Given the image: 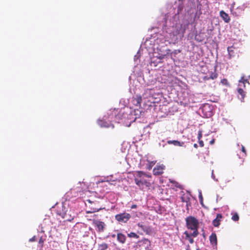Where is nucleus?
<instances>
[{
  "label": "nucleus",
  "instance_id": "obj_21",
  "mask_svg": "<svg viewBox=\"0 0 250 250\" xmlns=\"http://www.w3.org/2000/svg\"><path fill=\"white\" fill-rule=\"evenodd\" d=\"M218 77V74L216 72H211L209 74V78L211 80H214Z\"/></svg>",
  "mask_w": 250,
  "mask_h": 250
},
{
  "label": "nucleus",
  "instance_id": "obj_43",
  "mask_svg": "<svg viewBox=\"0 0 250 250\" xmlns=\"http://www.w3.org/2000/svg\"><path fill=\"white\" fill-rule=\"evenodd\" d=\"M145 180L143 179L142 178L141 179V181H144Z\"/></svg>",
  "mask_w": 250,
  "mask_h": 250
},
{
  "label": "nucleus",
  "instance_id": "obj_41",
  "mask_svg": "<svg viewBox=\"0 0 250 250\" xmlns=\"http://www.w3.org/2000/svg\"><path fill=\"white\" fill-rule=\"evenodd\" d=\"M146 177H151V175H147L146 174Z\"/></svg>",
  "mask_w": 250,
  "mask_h": 250
},
{
  "label": "nucleus",
  "instance_id": "obj_27",
  "mask_svg": "<svg viewBox=\"0 0 250 250\" xmlns=\"http://www.w3.org/2000/svg\"><path fill=\"white\" fill-rule=\"evenodd\" d=\"M242 151L244 153L243 157H246L247 155L246 150L243 146H242Z\"/></svg>",
  "mask_w": 250,
  "mask_h": 250
},
{
  "label": "nucleus",
  "instance_id": "obj_18",
  "mask_svg": "<svg viewBox=\"0 0 250 250\" xmlns=\"http://www.w3.org/2000/svg\"><path fill=\"white\" fill-rule=\"evenodd\" d=\"M237 91L239 94L241 96V97L239 98V99L241 100V101H243L246 95L245 92L242 88H238Z\"/></svg>",
  "mask_w": 250,
  "mask_h": 250
},
{
  "label": "nucleus",
  "instance_id": "obj_23",
  "mask_svg": "<svg viewBox=\"0 0 250 250\" xmlns=\"http://www.w3.org/2000/svg\"><path fill=\"white\" fill-rule=\"evenodd\" d=\"M239 216L237 213H235L232 216L231 219L234 221H237L239 220Z\"/></svg>",
  "mask_w": 250,
  "mask_h": 250
},
{
  "label": "nucleus",
  "instance_id": "obj_25",
  "mask_svg": "<svg viewBox=\"0 0 250 250\" xmlns=\"http://www.w3.org/2000/svg\"><path fill=\"white\" fill-rule=\"evenodd\" d=\"M128 236L129 237H134V238H138V235L134 233V232H130V233L128 234Z\"/></svg>",
  "mask_w": 250,
  "mask_h": 250
},
{
  "label": "nucleus",
  "instance_id": "obj_19",
  "mask_svg": "<svg viewBox=\"0 0 250 250\" xmlns=\"http://www.w3.org/2000/svg\"><path fill=\"white\" fill-rule=\"evenodd\" d=\"M108 248V245L105 243L99 244L98 247V250H106Z\"/></svg>",
  "mask_w": 250,
  "mask_h": 250
},
{
  "label": "nucleus",
  "instance_id": "obj_36",
  "mask_svg": "<svg viewBox=\"0 0 250 250\" xmlns=\"http://www.w3.org/2000/svg\"><path fill=\"white\" fill-rule=\"evenodd\" d=\"M137 206L135 204H134V205H132L131 206V209H134V208H137Z\"/></svg>",
  "mask_w": 250,
  "mask_h": 250
},
{
  "label": "nucleus",
  "instance_id": "obj_35",
  "mask_svg": "<svg viewBox=\"0 0 250 250\" xmlns=\"http://www.w3.org/2000/svg\"><path fill=\"white\" fill-rule=\"evenodd\" d=\"M87 202H88V203H90V204H92V203H94L95 204H99V203L98 202H92L90 200L88 199V200H87Z\"/></svg>",
  "mask_w": 250,
  "mask_h": 250
},
{
  "label": "nucleus",
  "instance_id": "obj_14",
  "mask_svg": "<svg viewBox=\"0 0 250 250\" xmlns=\"http://www.w3.org/2000/svg\"><path fill=\"white\" fill-rule=\"evenodd\" d=\"M184 234L186 235L185 239L188 240L190 244L194 243V240L191 238L193 236L192 233H189L187 231H185Z\"/></svg>",
  "mask_w": 250,
  "mask_h": 250
},
{
  "label": "nucleus",
  "instance_id": "obj_7",
  "mask_svg": "<svg viewBox=\"0 0 250 250\" xmlns=\"http://www.w3.org/2000/svg\"><path fill=\"white\" fill-rule=\"evenodd\" d=\"M134 181L135 184L140 188H143V186L145 185L147 187L150 185V183L147 182L146 180H144V181H141V179H139L137 177H135Z\"/></svg>",
  "mask_w": 250,
  "mask_h": 250
},
{
  "label": "nucleus",
  "instance_id": "obj_4",
  "mask_svg": "<svg viewBox=\"0 0 250 250\" xmlns=\"http://www.w3.org/2000/svg\"><path fill=\"white\" fill-rule=\"evenodd\" d=\"M65 212H67V210L65 209V207L63 205L60 206H57L56 208V212L57 215L61 216L62 218L64 215Z\"/></svg>",
  "mask_w": 250,
  "mask_h": 250
},
{
  "label": "nucleus",
  "instance_id": "obj_17",
  "mask_svg": "<svg viewBox=\"0 0 250 250\" xmlns=\"http://www.w3.org/2000/svg\"><path fill=\"white\" fill-rule=\"evenodd\" d=\"M98 123V125L101 127H109L110 126L108 123L103 120H99Z\"/></svg>",
  "mask_w": 250,
  "mask_h": 250
},
{
  "label": "nucleus",
  "instance_id": "obj_28",
  "mask_svg": "<svg viewBox=\"0 0 250 250\" xmlns=\"http://www.w3.org/2000/svg\"><path fill=\"white\" fill-rule=\"evenodd\" d=\"M221 82V83L223 84H225V85H228L229 84L228 80L227 79H224L222 80Z\"/></svg>",
  "mask_w": 250,
  "mask_h": 250
},
{
  "label": "nucleus",
  "instance_id": "obj_13",
  "mask_svg": "<svg viewBox=\"0 0 250 250\" xmlns=\"http://www.w3.org/2000/svg\"><path fill=\"white\" fill-rule=\"evenodd\" d=\"M209 241L211 244L217 245V236L215 233H212L209 236Z\"/></svg>",
  "mask_w": 250,
  "mask_h": 250
},
{
  "label": "nucleus",
  "instance_id": "obj_44",
  "mask_svg": "<svg viewBox=\"0 0 250 250\" xmlns=\"http://www.w3.org/2000/svg\"><path fill=\"white\" fill-rule=\"evenodd\" d=\"M160 58L161 59H162L164 58V57H163H163H160Z\"/></svg>",
  "mask_w": 250,
  "mask_h": 250
},
{
  "label": "nucleus",
  "instance_id": "obj_22",
  "mask_svg": "<svg viewBox=\"0 0 250 250\" xmlns=\"http://www.w3.org/2000/svg\"><path fill=\"white\" fill-rule=\"evenodd\" d=\"M239 83H243L244 85L246 83H249L248 80L247 79H245V76L243 75L240 80H239Z\"/></svg>",
  "mask_w": 250,
  "mask_h": 250
},
{
  "label": "nucleus",
  "instance_id": "obj_2",
  "mask_svg": "<svg viewBox=\"0 0 250 250\" xmlns=\"http://www.w3.org/2000/svg\"><path fill=\"white\" fill-rule=\"evenodd\" d=\"M115 218L119 222L125 223L131 218V215L125 212L116 215Z\"/></svg>",
  "mask_w": 250,
  "mask_h": 250
},
{
  "label": "nucleus",
  "instance_id": "obj_5",
  "mask_svg": "<svg viewBox=\"0 0 250 250\" xmlns=\"http://www.w3.org/2000/svg\"><path fill=\"white\" fill-rule=\"evenodd\" d=\"M93 224L97 227L98 231L102 232L104 231L105 225L103 222L100 221L99 220H93Z\"/></svg>",
  "mask_w": 250,
  "mask_h": 250
},
{
  "label": "nucleus",
  "instance_id": "obj_3",
  "mask_svg": "<svg viewBox=\"0 0 250 250\" xmlns=\"http://www.w3.org/2000/svg\"><path fill=\"white\" fill-rule=\"evenodd\" d=\"M165 168V166L163 165H157L153 170V173L154 175H160L163 173V170Z\"/></svg>",
  "mask_w": 250,
  "mask_h": 250
},
{
  "label": "nucleus",
  "instance_id": "obj_31",
  "mask_svg": "<svg viewBox=\"0 0 250 250\" xmlns=\"http://www.w3.org/2000/svg\"><path fill=\"white\" fill-rule=\"evenodd\" d=\"M202 137V131H199L198 134V139L200 140Z\"/></svg>",
  "mask_w": 250,
  "mask_h": 250
},
{
  "label": "nucleus",
  "instance_id": "obj_12",
  "mask_svg": "<svg viewBox=\"0 0 250 250\" xmlns=\"http://www.w3.org/2000/svg\"><path fill=\"white\" fill-rule=\"evenodd\" d=\"M117 240L122 244H124L126 241V236L122 233H119L117 235Z\"/></svg>",
  "mask_w": 250,
  "mask_h": 250
},
{
  "label": "nucleus",
  "instance_id": "obj_6",
  "mask_svg": "<svg viewBox=\"0 0 250 250\" xmlns=\"http://www.w3.org/2000/svg\"><path fill=\"white\" fill-rule=\"evenodd\" d=\"M137 226L141 228L146 234H150L151 232V229L150 227L144 225L142 223H138Z\"/></svg>",
  "mask_w": 250,
  "mask_h": 250
},
{
  "label": "nucleus",
  "instance_id": "obj_1",
  "mask_svg": "<svg viewBox=\"0 0 250 250\" xmlns=\"http://www.w3.org/2000/svg\"><path fill=\"white\" fill-rule=\"evenodd\" d=\"M186 223L187 228L193 231V237H197L199 234L198 229L199 223L198 220L193 216H189L186 218Z\"/></svg>",
  "mask_w": 250,
  "mask_h": 250
},
{
  "label": "nucleus",
  "instance_id": "obj_42",
  "mask_svg": "<svg viewBox=\"0 0 250 250\" xmlns=\"http://www.w3.org/2000/svg\"><path fill=\"white\" fill-rule=\"evenodd\" d=\"M111 236H112V237H115V234H112V235H111Z\"/></svg>",
  "mask_w": 250,
  "mask_h": 250
},
{
  "label": "nucleus",
  "instance_id": "obj_10",
  "mask_svg": "<svg viewBox=\"0 0 250 250\" xmlns=\"http://www.w3.org/2000/svg\"><path fill=\"white\" fill-rule=\"evenodd\" d=\"M222 218V215L218 213L216 215V217L212 221V224L215 227H218L220 224L221 219Z\"/></svg>",
  "mask_w": 250,
  "mask_h": 250
},
{
  "label": "nucleus",
  "instance_id": "obj_38",
  "mask_svg": "<svg viewBox=\"0 0 250 250\" xmlns=\"http://www.w3.org/2000/svg\"><path fill=\"white\" fill-rule=\"evenodd\" d=\"M214 142H215V140H214V139H212V140L210 141V144H211V145H213V144L214 143Z\"/></svg>",
  "mask_w": 250,
  "mask_h": 250
},
{
  "label": "nucleus",
  "instance_id": "obj_9",
  "mask_svg": "<svg viewBox=\"0 0 250 250\" xmlns=\"http://www.w3.org/2000/svg\"><path fill=\"white\" fill-rule=\"evenodd\" d=\"M71 212L70 210L67 212H65L64 215L62 217V219H64V221H71L74 219V216H72L70 213Z\"/></svg>",
  "mask_w": 250,
  "mask_h": 250
},
{
  "label": "nucleus",
  "instance_id": "obj_30",
  "mask_svg": "<svg viewBox=\"0 0 250 250\" xmlns=\"http://www.w3.org/2000/svg\"><path fill=\"white\" fill-rule=\"evenodd\" d=\"M233 48L232 46H230V47H228V53L229 54L231 55V52H233V50L232 49Z\"/></svg>",
  "mask_w": 250,
  "mask_h": 250
},
{
  "label": "nucleus",
  "instance_id": "obj_40",
  "mask_svg": "<svg viewBox=\"0 0 250 250\" xmlns=\"http://www.w3.org/2000/svg\"><path fill=\"white\" fill-rule=\"evenodd\" d=\"M244 161V158H242V160H241V165H242V164L243 163Z\"/></svg>",
  "mask_w": 250,
  "mask_h": 250
},
{
  "label": "nucleus",
  "instance_id": "obj_8",
  "mask_svg": "<svg viewBox=\"0 0 250 250\" xmlns=\"http://www.w3.org/2000/svg\"><path fill=\"white\" fill-rule=\"evenodd\" d=\"M220 16L225 22L228 23L229 22L230 19L229 15L223 10L220 12Z\"/></svg>",
  "mask_w": 250,
  "mask_h": 250
},
{
  "label": "nucleus",
  "instance_id": "obj_32",
  "mask_svg": "<svg viewBox=\"0 0 250 250\" xmlns=\"http://www.w3.org/2000/svg\"><path fill=\"white\" fill-rule=\"evenodd\" d=\"M199 144L201 147H203L204 146V142L202 140H199Z\"/></svg>",
  "mask_w": 250,
  "mask_h": 250
},
{
  "label": "nucleus",
  "instance_id": "obj_11",
  "mask_svg": "<svg viewBox=\"0 0 250 250\" xmlns=\"http://www.w3.org/2000/svg\"><path fill=\"white\" fill-rule=\"evenodd\" d=\"M168 145H173L175 146H183L185 143L183 142H180L177 140H168L167 141Z\"/></svg>",
  "mask_w": 250,
  "mask_h": 250
},
{
  "label": "nucleus",
  "instance_id": "obj_39",
  "mask_svg": "<svg viewBox=\"0 0 250 250\" xmlns=\"http://www.w3.org/2000/svg\"><path fill=\"white\" fill-rule=\"evenodd\" d=\"M193 146L195 148H197L198 147V145L196 144H194V145H193Z\"/></svg>",
  "mask_w": 250,
  "mask_h": 250
},
{
  "label": "nucleus",
  "instance_id": "obj_29",
  "mask_svg": "<svg viewBox=\"0 0 250 250\" xmlns=\"http://www.w3.org/2000/svg\"><path fill=\"white\" fill-rule=\"evenodd\" d=\"M136 100L137 103L140 104L142 101V97L141 96L137 97L136 98Z\"/></svg>",
  "mask_w": 250,
  "mask_h": 250
},
{
  "label": "nucleus",
  "instance_id": "obj_34",
  "mask_svg": "<svg viewBox=\"0 0 250 250\" xmlns=\"http://www.w3.org/2000/svg\"><path fill=\"white\" fill-rule=\"evenodd\" d=\"M36 240V237L35 236H34L33 237H32L31 238H30L29 239L30 242H34V241H35Z\"/></svg>",
  "mask_w": 250,
  "mask_h": 250
},
{
  "label": "nucleus",
  "instance_id": "obj_15",
  "mask_svg": "<svg viewBox=\"0 0 250 250\" xmlns=\"http://www.w3.org/2000/svg\"><path fill=\"white\" fill-rule=\"evenodd\" d=\"M245 9V6L244 5L242 6H239L236 8V10L238 11V12L236 11L232 12V13L233 15L235 16H238L239 14L241 12L244 11Z\"/></svg>",
  "mask_w": 250,
  "mask_h": 250
},
{
  "label": "nucleus",
  "instance_id": "obj_20",
  "mask_svg": "<svg viewBox=\"0 0 250 250\" xmlns=\"http://www.w3.org/2000/svg\"><path fill=\"white\" fill-rule=\"evenodd\" d=\"M136 175L135 177H137L139 179H141L143 176H146V174L142 171H136Z\"/></svg>",
  "mask_w": 250,
  "mask_h": 250
},
{
  "label": "nucleus",
  "instance_id": "obj_33",
  "mask_svg": "<svg viewBox=\"0 0 250 250\" xmlns=\"http://www.w3.org/2000/svg\"><path fill=\"white\" fill-rule=\"evenodd\" d=\"M203 80H204V81H205L210 80V79L209 78V76H208V75L205 76L203 78Z\"/></svg>",
  "mask_w": 250,
  "mask_h": 250
},
{
  "label": "nucleus",
  "instance_id": "obj_37",
  "mask_svg": "<svg viewBox=\"0 0 250 250\" xmlns=\"http://www.w3.org/2000/svg\"><path fill=\"white\" fill-rule=\"evenodd\" d=\"M39 243L40 244H43V240H42V238H41L40 239L39 241Z\"/></svg>",
  "mask_w": 250,
  "mask_h": 250
},
{
  "label": "nucleus",
  "instance_id": "obj_26",
  "mask_svg": "<svg viewBox=\"0 0 250 250\" xmlns=\"http://www.w3.org/2000/svg\"><path fill=\"white\" fill-rule=\"evenodd\" d=\"M154 165V163H153V162H149L148 164L147 165V169L148 170H150Z\"/></svg>",
  "mask_w": 250,
  "mask_h": 250
},
{
  "label": "nucleus",
  "instance_id": "obj_16",
  "mask_svg": "<svg viewBox=\"0 0 250 250\" xmlns=\"http://www.w3.org/2000/svg\"><path fill=\"white\" fill-rule=\"evenodd\" d=\"M102 209V208L101 207L98 208V207H91L90 209L89 210H87L86 211V213H94L97 211H99V210Z\"/></svg>",
  "mask_w": 250,
  "mask_h": 250
},
{
  "label": "nucleus",
  "instance_id": "obj_24",
  "mask_svg": "<svg viewBox=\"0 0 250 250\" xmlns=\"http://www.w3.org/2000/svg\"><path fill=\"white\" fill-rule=\"evenodd\" d=\"M181 200L183 202H186L187 204L189 201V198L183 196L181 197ZM188 206V204L187 205Z\"/></svg>",
  "mask_w": 250,
  "mask_h": 250
}]
</instances>
